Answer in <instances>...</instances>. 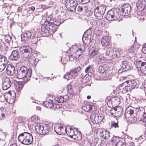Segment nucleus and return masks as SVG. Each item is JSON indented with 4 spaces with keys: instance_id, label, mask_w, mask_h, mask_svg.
<instances>
[{
    "instance_id": "obj_1",
    "label": "nucleus",
    "mask_w": 146,
    "mask_h": 146,
    "mask_svg": "<svg viewBox=\"0 0 146 146\" xmlns=\"http://www.w3.org/2000/svg\"><path fill=\"white\" fill-rule=\"evenodd\" d=\"M60 23L59 19H54L52 22L45 21L41 27V30L43 36L47 37L52 35Z\"/></svg>"
},
{
    "instance_id": "obj_2",
    "label": "nucleus",
    "mask_w": 146,
    "mask_h": 146,
    "mask_svg": "<svg viewBox=\"0 0 146 146\" xmlns=\"http://www.w3.org/2000/svg\"><path fill=\"white\" fill-rule=\"evenodd\" d=\"M31 74L29 70L27 71L25 67H22L17 70V78L23 79L25 82H27L30 80Z\"/></svg>"
},
{
    "instance_id": "obj_3",
    "label": "nucleus",
    "mask_w": 146,
    "mask_h": 146,
    "mask_svg": "<svg viewBox=\"0 0 146 146\" xmlns=\"http://www.w3.org/2000/svg\"><path fill=\"white\" fill-rule=\"evenodd\" d=\"M19 141L24 145H29L32 142L33 137L30 133L24 132L20 134L18 137Z\"/></svg>"
},
{
    "instance_id": "obj_4",
    "label": "nucleus",
    "mask_w": 146,
    "mask_h": 146,
    "mask_svg": "<svg viewBox=\"0 0 146 146\" xmlns=\"http://www.w3.org/2000/svg\"><path fill=\"white\" fill-rule=\"evenodd\" d=\"M119 17V12L117 9H113L107 12L105 18L108 21H111L118 19Z\"/></svg>"
},
{
    "instance_id": "obj_5",
    "label": "nucleus",
    "mask_w": 146,
    "mask_h": 146,
    "mask_svg": "<svg viewBox=\"0 0 146 146\" xmlns=\"http://www.w3.org/2000/svg\"><path fill=\"white\" fill-rule=\"evenodd\" d=\"M81 71V68L78 67L75 69H71L69 72L67 73L64 76V77L68 80L74 78L75 76L80 74Z\"/></svg>"
},
{
    "instance_id": "obj_6",
    "label": "nucleus",
    "mask_w": 146,
    "mask_h": 146,
    "mask_svg": "<svg viewBox=\"0 0 146 146\" xmlns=\"http://www.w3.org/2000/svg\"><path fill=\"white\" fill-rule=\"evenodd\" d=\"M20 50L23 58H28L31 56L32 49L29 46H22L20 48Z\"/></svg>"
},
{
    "instance_id": "obj_7",
    "label": "nucleus",
    "mask_w": 146,
    "mask_h": 146,
    "mask_svg": "<svg viewBox=\"0 0 146 146\" xmlns=\"http://www.w3.org/2000/svg\"><path fill=\"white\" fill-rule=\"evenodd\" d=\"M106 8L103 5L97 7L94 11V14L96 19L101 20L103 18V15L106 11Z\"/></svg>"
},
{
    "instance_id": "obj_8",
    "label": "nucleus",
    "mask_w": 146,
    "mask_h": 146,
    "mask_svg": "<svg viewBox=\"0 0 146 146\" xmlns=\"http://www.w3.org/2000/svg\"><path fill=\"white\" fill-rule=\"evenodd\" d=\"M127 108L128 106L126 104H125V106H123L122 108L116 107V108H114L113 110L114 111L115 116L119 117L121 116L122 115V111L124 110L125 111V116L126 117L127 113H128V111H127Z\"/></svg>"
},
{
    "instance_id": "obj_9",
    "label": "nucleus",
    "mask_w": 146,
    "mask_h": 146,
    "mask_svg": "<svg viewBox=\"0 0 146 146\" xmlns=\"http://www.w3.org/2000/svg\"><path fill=\"white\" fill-rule=\"evenodd\" d=\"M103 114H97L93 113L90 115V119L94 123L97 124L101 122L104 119Z\"/></svg>"
},
{
    "instance_id": "obj_10",
    "label": "nucleus",
    "mask_w": 146,
    "mask_h": 146,
    "mask_svg": "<svg viewBox=\"0 0 146 146\" xmlns=\"http://www.w3.org/2000/svg\"><path fill=\"white\" fill-rule=\"evenodd\" d=\"M77 5V1L74 0H67L66 3V7L72 11H75Z\"/></svg>"
},
{
    "instance_id": "obj_11",
    "label": "nucleus",
    "mask_w": 146,
    "mask_h": 146,
    "mask_svg": "<svg viewBox=\"0 0 146 146\" xmlns=\"http://www.w3.org/2000/svg\"><path fill=\"white\" fill-rule=\"evenodd\" d=\"M14 95H15V93L13 91L11 92L6 93L5 94L4 98L8 103L12 104L16 99Z\"/></svg>"
},
{
    "instance_id": "obj_12",
    "label": "nucleus",
    "mask_w": 146,
    "mask_h": 146,
    "mask_svg": "<svg viewBox=\"0 0 146 146\" xmlns=\"http://www.w3.org/2000/svg\"><path fill=\"white\" fill-rule=\"evenodd\" d=\"M11 82L7 77H4L2 79V86L3 90H6L11 86Z\"/></svg>"
},
{
    "instance_id": "obj_13",
    "label": "nucleus",
    "mask_w": 146,
    "mask_h": 146,
    "mask_svg": "<svg viewBox=\"0 0 146 146\" xmlns=\"http://www.w3.org/2000/svg\"><path fill=\"white\" fill-rule=\"evenodd\" d=\"M54 130L57 134L60 135L64 134L66 132V128L59 124L55 125Z\"/></svg>"
},
{
    "instance_id": "obj_14",
    "label": "nucleus",
    "mask_w": 146,
    "mask_h": 146,
    "mask_svg": "<svg viewBox=\"0 0 146 146\" xmlns=\"http://www.w3.org/2000/svg\"><path fill=\"white\" fill-rule=\"evenodd\" d=\"M123 139L116 136L113 137L111 140V141L115 143L116 146H125Z\"/></svg>"
},
{
    "instance_id": "obj_15",
    "label": "nucleus",
    "mask_w": 146,
    "mask_h": 146,
    "mask_svg": "<svg viewBox=\"0 0 146 146\" xmlns=\"http://www.w3.org/2000/svg\"><path fill=\"white\" fill-rule=\"evenodd\" d=\"M43 135L52 134L53 130L52 125L50 124H44Z\"/></svg>"
},
{
    "instance_id": "obj_16",
    "label": "nucleus",
    "mask_w": 146,
    "mask_h": 146,
    "mask_svg": "<svg viewBox=\"0 0 146 146\" xmlns=\"http://www.w3.org/2000/svg\"><path fill=\"white\" fill-rule=\"evenodd\" d=\"M129 110L130 116L128 115V122L130 123H133L135 122L134 116L133 115L134 113L133 110L135 108L131 106H128V110Z\"/></svg>"
},
{
    "instance_id": "obj_17",
    "label": "nucleus",
    "mask_w": 146,
    "mask_h": 146,
    "mask_svg": "<svg viewBox=\"0 0 146 146\" xmlns=\"http://www.w3.org/2000/svg\"><path fill=\"white\" fill-rule=\"evenodd\" d=\"M6 72L7 75H13L15 72V68L13 65L9 64L6 69Z\"/></svg>"
},
{
    "instance_id": "obj_18",
    "label": "nucleus",
    "mask_w": 146,
    "mask_h": 146,
    "mask_svg": "<svg viewBox=\"0 0 146 146\" xmlns=\"http://www.w3.org/2000/svg\"><path fill=\"white\" fill-rule=\"evenodd\" d=\"M119 91L123 94L126 93L128 92V80H127L122 84L121 86H119Z\"/></svg>"
},
{
    "instance_id": "obj_19",
    "label": "nucleus",
    "mask_w": 146,
    "mask_h": 146,
    "mask_svg": "<svg viewBox=\"0 0 146 146\" xmlns=\"http://www.w3.org/2000/svg\"><path fill=\"white\" fill-rule=\"evenodd\" d=\"M31 36L32 34L31 32L28 31H26L23 35L21 36V40L27 41L31 39Z\"/></svg>"
},
{
    "instance_id": "obj_20",
    "label": "nucleus",
    "mask_w": 146,
    "mask_h": 146,
    "mask_svg": "<svg viewBox=\"0 0 146 146\" xmlns=\"http://www.w3.org/2000/svg\"><path fill=\"white\" fill-rule=\"evenodd\" d=\"M145 3L144 0H139L136 3V6L139 11H141L144 10L145 7Z\"/></svg>"
},
{
    "instance_id": "obj_21",
    "label": "nucleus",
    "mask_w": 146,
    "mask_h": 146,
    "mask_svg": "<svg viewBox=\"0 0 146 146\" xmlns=\"http://www.w3.org/2000/svg\"><path fill=\"white\" fill-rule=\"evenodd\" d=\"M20 54L18 51L16 50H13L10 56L11 60H17L20 57Z\"/></svg>"
},
{
    "instance_id": "obj_22",
    "label": "nucleus",
    "mask_w": 146,
    "mask_h": 146,
    "mask_svg": "<svg viewBox=\"0 0 146 146\" xmlns=\"http://www.w3.org/2000/svg\"><path fill=\"white\" fill-rule=\"evenodd\" d=\"M43 127L44 124L38 123L35 126V130L38 134L43 135Z\"/></svg>"
},
{
    "instance_id": "obj_23",
    "label": "nucleus",
    "mask_w": 146,
    "mask_h": 146,
    "mask_svg": "<svg viewBox=\"0 0 146 146\" xmlns=\"http://www.w3.org/2000/svg\"><path fill=\"white\" fill-rule=\"evenodd\" d=\"M99 135L100 137L105 139H108L110 137L109 132L105 130H101L99 132Z\"/></svg>"
},
{
    "instance_id": "obj_24",
    "label": "nucleus",
    "mask_w": 146,
    "mask_h": 146,
    "mask_svg": "<svg viewBox=\"0 0 146 146\" xmlns=\"http://www.w3.org/2000/svg\"><path fill=\"white\" fill-rule=\"evenodd\" d=\"M85 49V47L83 44H81L80 46V48H79L78 49L76 50L75 52L74 51L73 53L74 54H75L77 55V58L79 57L80 56L81 54L82 53Z\"/></svg>"
},
{
    "instance_id": "obj_25",
    "label": "nucleus",
    "mask_w": 146,
    "mask_h": 146,
    "mask_svg": "<svg viewBox=\"0 0 146 146\" xmlns=\"http://www.w3.org/2000/svg\"><path fill=\"white\" fill-rule=\"evenodd\" d=\"M101 44L103 46H107L110 44V40L109 37L108 36H104L101 39Z\"/></svg>"
},
{
    "instance_id": "obj_26",
    "label": "nucleus",
    "mask_w": 146,
    "mask_h": 146,
    "mask_svg": "<svg viewBox=\"0 0 146 146\" xmlns=\"http://www.w3.org/2000/svg\"><path fill=\"white\" fill-rule=\"evenodd\" d=\"M127 4H126L122 7V15L126 18H128V6L127 5Z\"/></svg>"
},
{
    "instance_id": "obj_27",
    "label": "nucleus",
    "mask_w": 146,
    "mask_h": 146,
    "mask_svg": "<svg viewBox=\"0 0 146 146\" xmlns=\"http://www.w3.org/2000/svg\"><path fill=\"white\" fill-rule=\"evenodd\" d=\"M109 67L107 64H103L99 66L98 71L100 73H104L108 69Z\"/></svg>"
},
{
    "instance_id": "obj_28",
    "label": "nucleus",
    "mask_w": 146,
    "mask_h": 146,
    "mask_svg": "<svg viewBox=\"0 0 146 146\" xmlns=\"http://www.w3.org/2000/svg\"><path fill=\"white\" fill-rule=\"evenodd\" d=\"M85 72L86 73H87L88 76H91L93 75L94 70L91 66H89L87 67L85 70Z\"/></svg>"
},
{
    "instance_id": "obj_29",
    "label": "nucleus",
    "mask_w": 146,
    "mask_h": 146,
    "mask_svg": "<svg viewBox=\"0 0 146 146\" xmlns=\"http://www.w3.org/2000/svg\"><path fill=\"white\" fill-rule=\"evenodd\" d=\"M136 85V82L133 79L128 80V88L131 90L133 89Z\"/></svg>"
},
{
    "instance_id": "obj_30",
    "label": "nucleus",
    "mask_w": 146,
    "mask_h": 146,
    "mask_svg": "<svg viewBox=\"0 0 146 146\" xmlns=\"http://www.w3.org/2000/svg\"><path fill=\"white\" fill-rule=\"evenodd\" d=\"M93 108H95V106H92L89 104H86L82 106V109L87 112L91 111V110H92Z\"/></svg>"
},
{
    "instance_id": "obj_31",
    "label": "nucleus",
    "mask_w": 146,
    "mask_h": 146,
    "mask_svg": "<svg viewBox=\"0 0 146 146\" xmlns=\"http://www.w3.org/2000/svg\"><path fill=\"white\" fill-rule=\"evenodd\" d=\"M143 116L141 117L139 121L140 123L143 124L145 126H146V116L145 113L143 112ZM145 133H146V128L145 129Z\"/></svg>"
},
{
    "instance_id": "obj_32",
    "label": "nucleus",
    "mask_w": 146,
    "mask_h": 146,
    "mask_svg": "<svg viewBox=\"0 0 146 146\" xmlns=\"http://www.w3.org/2000/svg\"><path fill=\"white\" fill-rule=\"evenodd\" d=\"M43 106L46 107L50 108L53 106L52 101V100H47L43 102Z\"/></svg>"
},
{
    "instance_id": "obj_33",
    "label": "nucleus",
    "mask_w": 146,
    "mask_h": 146,
    "mask_svg": "<svg viewBox=\"0 0 146 146\" xmlns=\"http://www.w3.org/2000/svg\"><path fill=\"white\" fill-rule=\"evenodd\" d=\"M29 62L33 66H35L36 65L38 62V59L36 58L33 56H31L29 59Z\"/></svg>"
},
{
    "instance_id": "obj_34",
    "label": "nucleus",
    "mask_w": 146,
    "mask_h": 146,
    "mask_svg": "<svg viewBox=\"0 0 146 146\" xmlns=\"http://www.w3.org/2000/svg\"><path fill=\"white\" fill-rule=\"evenodd\" d=\"M98 53V51L96 49H93L89 50L88 53L89 57L90 58H93Z\"/></svg>"
},
{
    "instance_id": "obj_35",
    "label": "nucleus",
    "mask_w": 146,
    "mask_h": 146,
    "mask_svg": "<svg viewBox=\"0 0 146 146\" xmlns=\"http://www.w3.org/2000/svg\"><path fill=\"white\" fill-rule=\"evenodd\" d=\"M140 69L142 73L146 74V62H142L141 63Z\"/></svg>"
},
{
    "instance_id": "obj_36",
    "label": "nucleus",
    "mask_w": 146,
    "mask_h": 146,
    "mask_svg": "<svg viewBox=\"0 0 146 146\" xmlns=\"http://www.w3.org/2000/svg\"><path fill=\"white\" fill-rule=\"evenodd\" d=\"M110 57L112 58H115L117 56V52L115 49L110 48Z\"/></svg>"
},
{
    "instance_id": "obj_37",
    "label": "nucleus",
    "mask_w": 146,
    "mask_h": 146,
    "mask_svg": "<svg viewBox=\"0 0 146 146\" xmlns=\"http://www.w3.org/2000/svg\"><path fill=\"white\" fill-rule=\"evenodd\" d=\"M95 61L99 64L105 62V60L104 58L101 56H97L95 58Z\"/></svg>"
},
{
    "instance_id": "obj_38",
    "label": "nucleus",
    "mask_w": 146,
    "mask_h": 146,
    "mask_svg": "<svg viewBox=\"0 0 146 146\" xmlns=\"http://www.w3.org/2000/svg\"><path fill=\"white\" fill-rule=\"evenodd\" d=\"M120 98L117 96H115L111 98V101L112 102L116 104L117 105L120 104Z\"/></svg>"
},
{
    "instance_id": "obj_39",
    "label": "nucleus",
    "mask_w": 146,
    "mask_h": 146,
    "mask_svg": "<svg viewBox=\"0 0 146 146\" xmlns=\"http://www.w3.org/2000/svg\"><path fill=\"white\" fill-rule=\"evenodd\" d=\"M23 87V85L21 83L17 84L15 86V89L17 92H19L22 90Z\"/></svg>"
},
{
    "instance_id": "obj_40",
    "label": "nucleus",
    "mask_w": 146,
    "mask_h": 146,
    "mask_svg": "<svg viewBox=\"0 0 146 146\" xmlns=\"http://www.w3.org/2000/svg\"><path fill=\"white\" fill-rule=\"evenodd\" d=\"M122 68L123 69V71H125L127 70V66H128V61H123L122 62Z\"/></svg>"
},
{
    "instance_id": "obj_41",
    "label": "nucleus",
    "mask_w": 146,
    "mask_h": 146,
    "mask_svg": "<svg viewBox=\"0 0 146 146\" xmlns=\"http://www.w3.org/2000/svg\"><path fill=\"white\" fill-rule=\"evenodd\" d=\"M82 138V135L80 132H79L78 133L76 134L73 136V138L76 140H80Z\"/></svg>"
},
{
    "instance_id": "obj_42",
    "label": "nucleus",
    "mask_w": 146,
    "mask_h": 146,
    "mask_svg": "<svg viewBox=\"0 0 146 146\" xmlns=\"http://www.w3.org/2000/svg\"><path fill=\"white\" fill-rule=\"evenodd\" d=\"M90 76H88L87 75H85L82 78V82L84 84L86 83L87 82H88L90 80Z\"/></svg>"
},
{
    "instance_id": "obj_43",
    "label": "nucleus",
    "mask_w": 146,
    "mask_h": 146,
    "mask_svg": "<svg viewBox=\"0 0 146 146\" xmlns=\"http://www.w3.org/2000/svg\"><path fill=\"white\" fill-rule=\"evenodd\" d=\"M75 129H73L72 128H70V130L68 131V136L73 138V135L74 134V131Z\"/></svg>"
},
{
    "instance_id": "obj_44",
    "label": "nucleus",
    "mask_w": 146,
    "mask_h": 146,
    "mask_svg": "<svg viewBox=\"0 0 146 146\" xmlns=\"http://www.w3.org/2000/svg\"><path fill=\"white\" fill-rule=\"evenodd\" d=\"M136 50L137 49L134 46H132L129 50L130 54L131 53L132 54H131V55H133V56L134 55V53L136 52Z\"/></svg>"
},
{
    "instance_id": "obj_45",
    "label": "nucleus",
    "mask_w": 146,
    "mask_h": 146,
    "mask_svg": "<svg viewBox=\"0 0 146 146\" xmlns=\"http://www.w3.org/2000/svg\"><path fill=\"white\" fill-rule=\"evenodd\" d=\"M5 110L3 108L0 109V119H2L5 116Z\"/></svg>"
},
{
    "instance_id": "obj_46",
    "label": "nucleus",
    "mask_w": 146,
    "mask_h": 146,
    "mask_svg": "<svg viewBox=\"0 0 146 146\" xmlns=\"http://www.w3.org/2000/svg\"><path fill=\"white\" fill-rule=\"evenodd\" d=\"M1 64H7V59L6 57L2 55L1 56Z\"/></svg>"
},
{
    "instance_id": "obj_47",
    "label": "nucleus",
    "mask_w": 146,
    "mask_h": 146,
    "mask_svg": "<svg viewBox=\"0 0 146 146\" xmlns=\"http://www.w3.org/2000/svg\"><path fill=\"white\" fill-rule=\"evenodd\" d=\"M56 101L58 103L63 102L64 101V97L61 96L58 97L57 99H56Z\"/></svg>"
},
{
    "instance_id": "obj_48",
    "label": "nucleus",
    "mask_w": 146,
    "mask_h": 146,
    "mask_svg": "<svg viewBox=\"0 0 146 146\" xmlns=\"http://www.w3.org/2000/svg\"><path fill=\"white\" fill-rule=\"evenodd\" d=\"M98 139L94 138L91 141L90 143L92 145L95 146L98 143Z\"/></svg>"
},
{
    "instance_id": "obj_49",
    "label": "nucleus",
    "mask_w": 146,
    "mask_h": 146,
    "mask_svg": "<svg viewBox=\"0 0 146 146\" xmlns=\"http://www.w3.org/2000/svg\"><path fill=\"white\" fill-rule=\"evenodd\" d=\"M77 55H76L75 54H74L73 53L71 55L69 56V59L71 61H73L74 59L77 58Z\"/></svg>"
},
{
    "instance_id": "obj_50",
    "label": "nucleus",
    "mask_w": 146,
    "mask_h": 146,
    "mask_svg": "<svg viewBox=\"0 0 146 146\" xmlns=\"http://www.w3.org/2000/svg\"><path fill=\"white\" fill-rule=\"evenodd\" d=\"M11 39V37L9 35L4 36V39L7 42H8L10 41Z\"/></svg>"
},
{
    "instance_id": "obj_51",
    "label": "nucleus",
    "mask_w": 146,
    "mask_h": 146,
    "mask_svg": "<svg viewBox=\"0 0 146 146\" xmlns=\"http://www.w3.org/2000/svg\"><path fill=\"white\" fill-rule=\"evenodd\" d=\"M2 8L3 9V11H4L5 13L8 15L9 13V12L7 10V5L5 4H4L2 6Z\"/></svg>"
},
{
    "instance_id": "obj_52",
    "label": "nucleus",
    "mask_w": 146,
    "mask_h": 146,
    "mask_svg": "<svg viewBox=\"0 0 146 146\" xmlns=\"http://www.w3.org/2000/svg\"><path fill=\"white\" fill-rule=\"evenodd\" d=\"M7 64H0V72L3 71L6 67Z\"/></svg>"
},
{
    "instance_id": "obj_53",
    "label": "nucleus",
    "mask_w": 146,
    "mask_h": 146,
    "mask_svg": "<svg viewBox=\"0 0 146 146\" xmlns=\"http://www.w3.org/2000/svg\"><path fill=\"white\" fill-rule=\"evenodd\" d=\"M82 40L87 45H88L91 42V40L90 39H85V40H84L83 38Z\"/></svg>"
},
{
    "instance_id": "obj_54",
    "label": "nucleus",
    "mask_w": 146,
    "mask_h": 146,
    "mask_svg": "<svg viewBox=\"0 0 146 146\" xmlns=\"http://www.w3.org/2000/svg\"><path fill=\"white\" fill-rule=\"evenodd\" d=\"M105 54L107 58L108 57H110V48H108L106 50Z\"/></svg>"
},
{
    "instance_id": "obj_55",
    "label": "nucleus",
    "mask_w": 146,
    "mask_h": 146,
    "mask_svg": "<svg viewBox=\"0 0 146 146\" xmlns=\"http://www.w3.org/2000/svg\"><path fill=\"white\" fill-rule=\"evenodd\" d=\"M77 10L78 12H81L83 10V8L80 6H78L76 7Z\"/></svg>"
},
{
    "instance_id": "obj_56",
    "label": "nucleus",
    "mask_w": 146,
    "mask_h": 146,
    "mask_svg": "<svg viewBox=\"0 0 146 146\" xmlns=\"http://www.w3.org/2000/svg\"><path fill=\"white\" fill-rule=\"evenodd\" d=\"M118 121L117 122H114L111 124V126L112 127H113L115 128H116L119 127V126L118 123Z\"/></svg>"
},
{
    "instance_id": "obj_57",
    "label": "nucleus",
    "mask_w": 146,
    "mask_h": 146,
    "mask_svg": "<svg viewBox=\"0 0 146 146\" xmlns=\"http://www.w3.org/2000/svg\"><path fill=\"white\" fill-rule=\"evenodd\" d=\"M79 2H81L83 4H86L88 3L90 0H78Z\"/></svg>"
},
{
    "instance_id": "obj_58",
    "label": "nucleus",
    "mask_w": 146,
    "mask_h": 146,
    "mask_svg": "<svg viewBox=\"0 0 146 146\" xmlns=\"http://www.w3.org/2000/svg\"><path fill=\"white\" fill-rule=\"evenodd\" d=\"M105 23L103 21H101L100 23V26L101 27H103L105 25Z\"/></svg>"
},
{
    "instance_id": "obj_59",
    "label": "nucleus",
    "mask_w": 146,
    "mask_h": 146,
    "mask_svg": "<svg viewBox=\"0 0 146 146\" xmlns=\"http://www.w3.org/2000/svg\"><path fill=\"white\" fill-rule=\"evenodd\" d=\"M35 9V8L33 6L31 7H28V10L29 11L31 10L32 11H33Z\"/></svg>"
},
{
    "instance_id": "obj_60",
    "label": "nucleus",
    "mask_w": 146,
    "mask_h": 146,
    "mask_svg": "<svg viewBox=\"0 0 146 146\" xmlns=\"http://www.w3.org/2000/svg\"><path fill=\"white\" fill-rule=\"evenodd\" d=\"M134 143L133 141L129 142V144L128 146H134Z\"/></svg>"
},
{
    "instance_id": "obj_61",
    "label": "nucleus",
    "mask_w": 146,
    "mask_h": 146,
    "mask_svg": "<svg viewBox=\"0 0 146 146\" xmlns=\"http://www.w3.org/2000/svg\"><path fill=\"white\" fill-rule=\"evenodd\" d=\"M79 132L78 131L77 129H75L73 136H74V135H75L76 134L78 133Z\"/></svg>"
},
{
    "instance_id": "obj_62",
    "label": "nucleus",
    "mask_w": 146,
    "mask_h": 146,
    "mask_svg": "<svg viewBox=\"0 0 146 146\" xmlns=\"http://www.w3.org/2000/svg\"><path fill=\"white\" fill-rule=\"evenodd\" d=\"M97 110V108L95 107V108H93V109H92V110H91L92 111H96Z\"/></svg>"
},
{
    "instance_id": "obj_63",
    "label": "nucleus",
    "mask_w": 146,
    "mask_h": 146,
    "mask_svg": "<svg viewBox=\"0 0 146 146\" xmlns=\"http://www.w3.org/2000/svg\"><path fill=\"white\" fill-rule=\"evenodd\" d=\"M110 113H111V115H112L113 116H115V114H114V113L113 112H112V111H113V110H110Z\"/></svg>"
},
{
    "instance_id": "obj_64",
    "label": "nucleus",
    "mask_w": 146,
    "mask_h": 146,
    "mask_svg": "<svg viewBox=\"0 0 146 146\" xmlns=\"http://www.w3.org/2000/svg\"><path fill=\"white\" fill-rule=\"evenodd\" d=\"M36 110H40L41 109V108L40 107L36 106Z\"/></svg>"
}]
</instances>
